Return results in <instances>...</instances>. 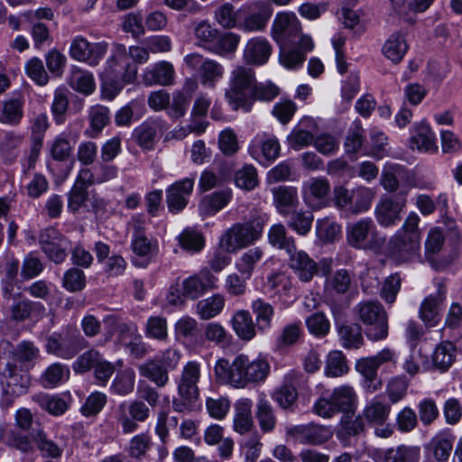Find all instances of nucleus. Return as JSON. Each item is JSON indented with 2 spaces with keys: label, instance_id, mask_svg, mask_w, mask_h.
Masks as SVG:
<instances>
[{
  "label": "nucleus",
  "instance_id": "f257e3e1",
  "mask_svg": "<svg viewBox=\"0 0 462 462\" xmlns=\"http://www.w3.org/2000/svg\"><path fill=\"white\" fill-rule=\"evenodd\" d=\"M215 375L220 383L230 384L235 388H245L249 383H260L270 373V365L263 357L251 360L248 356L240 354L232 363L220 358L215 365Z\"/></svg>",
  "mask_w": 462,
  "mask_h": 462
},
{
  "label": "nucleus",
  "instance_id": "f03ea898",
  "mask_svg": "<svg viewBox=\"0 0 462 462\" xmlns=\"http://www.w3.org/2000/svg\"><path fill=\"white\" fill-rule=\"evenodd\" d=\"M267 222V215L257 210L251 212L250 218L244 223H236L222 236V245L228 252H236L257 241Z\"/></svg>",
  "mask_w": 462,
  "mask_h": 462
},
{
  "label": "nucleus",
  "instance_id": "7ed1b4c3",
  "mask_svg": "<svg viewBox=\"0 0 462 462\" xmlns=\"http://www.w3.org/2000/svg\"><path fill=\"white\" fill-rule=\"evenodd\" d=\"M137 67L129 61L127 50L124 45H118L113 55L107 60L104 72L101 75L103 79V89L111 91L107 96L114 98L123 88L124 84L116 82V79L122 75L124 83H132L136 78Z\"/></svg>",
  "mask_w": 462,
  "mask_h": 462
},
{
  "label": "nucleus",
  "instance_id": "20e7f679",
  "mask_svg": "<svg viewBox=\"0 0 462 462\" xmlns=\"http://www.w3.org/2000/svg\"><path fill=\"white\" fill-rule=\"evenodd\" d=\"M255 80L254 71L245 66H236L230 72L225 97L234 110L242 109L245 112L252 110L250 96Z\"/></svg>",
  "mask_w": 462,
  "mask_h": 462
},
{
  "label": "nucleus",
  "instance_id": "39448f33",
  "mask_svg": "<svg viewBox=\"0 0 462 462\" xmlns=\"http://www.w3.org/2000/svg\"><path fill=\"white\" fill-rule=\"evenodd\" d=\"M354 315L365 326L369 340L380 341L388 336V317L383 306L378 301L364 300L353 309Z\"/></svg>",
  "mask_w": 462,
  "mask_h": 462
},
{
  "label": "nucleus",
  "instance_id": "423d86ee",
  "mask_svg": "<svg viewBox=\"0 0 462 462\" xmlns=\"http://www.w3.org/2000/svg\"><path fill=\"white\" fill-rule=\"evenodd\" d=\"M200 379V365L197 361L188 362L182 368L177 381L180 399L172 401V409L178 412L191 411L199 399V389L198 383Z\"/></svg>",
  "mask_w": 462,
  "mask_h": 462
},
{
  "label": "nucleus",
  "instance_id": "0eeeda50",
  "mask_svg": "<svg viewBox=\"0 0 462 462\" xmlns=\"http://www.w3.org/2000/svg\"><path fill=\"white\" fill-rule=\"evenodd\" d=\"M346 241L354 248L368 250L380 247L385 239L378 236L374 221L365 217L346 227Z\"/></svg>",
  "mask_w": 462,
  "mask_h": 462
},
{
  "label": "nucleus",
  "instance_id": "6e6552de",
  "mask_svg": "<svg viewBox=\"0 0 462 462\" xmlns=\"http://www.w3.org/2000/svg\"><path fill=\"white\" fill-rule=\"evenodd\" d=\"M184 61L190 69L198 72L200 84L208 88H214L225 73L222 64L199 53L186 55Z\"/></svg>",
  "mask_w": 462,
  "mask_h": 462
},
{
  "label": "nucleus",
  "instance_id": "1a4fd4ad",
  "mask_svg": "<svg viewBox=\"0 0 462 462\" xmlns=\"http://www.w3.org/2000/svg\"><path fill=\"white\" fill-rule=\"evenodd\" d=\"M151 414L149 406L143 401L134 400L129 404L123 402L116 410V420L124 434L137 430L138 423L144 422Z\"/></svg>",
  "mask_w": 462,
  "mask_h": 462
},
{
  "label": "nucleus",
  "instance_id": "9d476101",
  "mask_svg": "<svg viewBox=\"0 0 462 462\" xmlns=\"http://www.w3.org/2000/svg\"><path fill=\"white\" fill-rule=\"evenodd\" d=\"M285 435L295 443L319 446L332 438V431L323 425L307 423L286 427Z\"/></svg>",
  "mask_w": 462,
  "mask_h": 462
},
{
  "label": "nucleus",
  "instance_id": "9b49d317",
  "mask_svg": "<svg viewBox=\"0 0 462 462\" xmlns=\"http://www.w3.org/2000/svg\"><path fill=\"white\" fill-rule=\"evenodd\" d=\"M2 375L6 384L3 402L6 406H11L14 398L27 393L31 385V376L27 371L19 370L16 365L11 363L6 364Z\"/></svg>",
  "mask_w": 462,
  "mask_h": 462
},
{
  "label": "nucleus",
  "instance_id": "f8f14e48",
  "mask_svg": "<svg viewBox=\"0 0 462 462\" xmlns=\"http://www.w3.org/2000/svg\"><path fill=\"white\" fill-rule=\"evenodd\" d=\"M87 346L86 339L79 334L63 336L54 332L47 338V353L62 359L73 358L82 348Z\"/></svg>",
  "mask_w": 462,
  "mask_h": 462
},
{
  "label": "nucleus",
  "instance_id": "ddd939ff",
  "mask_svg": "<svg viewBox=\"0 0 462 462\" xmlns=\"http://www.w3.org/2000/svg\"><path fill=\"white\" fill-rule=\"evenodd\" d=\"M331 185L326 177H311L302 184V199L312 210H319L330 204Z\"/></svg>",
  "mask_w": 462,
  "mask_h": 462
},
{
  "label": "nucleus",
  "instance_id": "4468645a",
  "mask_svg": "<svg viewBox=\"0 0 462 462\" xmlns=\"http://www.w3.org/2000/svg\"><path fill=\"white\" fill-rule=\"evenodd\" d=\"M107 43L105 42H89L86 38L78 35L69 47V55L73 60L97 66L107 51Z\"/></svg>",
  "mask_w": 462,
  "mask_h": 462
},
{
  "label": "nucleus",
  "instance_id": "2eb2a0df",
  "mask_svg": "<svg viewBox=\"0 0 462 462\" xmlns=\"http://www.w3.org/2000/svg\"><path fill=\"white\" fill-rule=\"evenodd\" d=\"M420 241L415 236H408L402 233L393 236L388 244V253L399 263L413 261L420 256Z\"/></svg>",
  "mask_w": 462,
  "mask_h": 462
},
{
  "label": "nucleus",
  "instance_id": "dca6fc26",
  "mask_svg": "<svg viewBox=\"0 0 462 462\" xmlns=\"http://www.w3.org/2000/svg\"><path fill=\"white\" fill-rule=\"evenodd\" d=\"M217 279L208 268L185 278L181 282L183 294L187 299L195 300L207 291L217 287Z\"/></svg>",
  "mask_w": 462,
  "mask_h": 462
},
{
  "label": "nucleus",
  "instance_id": "f3484780",
  "mask_svg": "<svg viewBox=\"0 0 462 462\" xmlns=\"http://www.w3.org/2000/svg\"><path fill=\"white\" fill-rule=\"evenodd\" d=\"M351 285V277L348 271L340 269L327 279L325 283L326 302L330 307L334 319L341 314V307L333 299L334 294L343 295L347 292Z\"/></svg>",
  "mask_w": 462,
  "mask_h": 462
},
{
  "label": "nucleus",
  "instance_id": "a211bd4d",
  "mask_svg": "<svg viewBox=\"0 0 462 462\" xmlns=\"http://www.w3.org/2000/svg\"><path fill=\"white\" fill-rule=\"evenodd\" d=\"M94 184V173L88 168L79 170L76 180L68 193V209L73 213L84 205L88 198V189Z\"/></svg>",
  "mask_w": 462,
  "mask_h": 462
},
{
  "label": "nucleus",
  "instance_id": "6ab92c4d",
  "mask_svg": "<svg viewBox=\"0 0 462 462\" xmlns=\"http://www.w3.org/2000/svg\"><path fill=\"white\" fill-rule=\"evenodd\" d=\"M193 186L194 180L185 178L174 182L166 189V202L170 212L178 214L186 208Z\"/></svg>",
  "mask_w": 462,
  "mask_h": 462
},
{
  "label": "nucleus",
  "instance_id": "aec40b11",
  "mask_svg": "<svg viewBox=\"0 0 462 462\" xmlns=\"http://www.w3.org/2000/svg\"><path fill=\"white\" fill-rule=\"evenodd\" d=\"M406 204L404 198H383L376 205L375 218L383 226L396 225Z\"/></svg>",
  "mask_w": 462,
  "mask_h": 462
},
{
  "label": "nucleus",
  "instance_id": "412c9836",
  "mask_svg": "<svg viewBox=\"0 0 462 462\" xmlns=\"http://www.w3.org/2000/svg\"><path fill=\"white\" fill-rule=\"evenodd\" d=\"M25 104L24 95L21 92L3 100L0 105V124L17 126L23 118V107Z\"/></svg>",
  "mask_w": 462,
  "mask_h": 462
},
{
  "label": "nucleus",
  "instance_id": "4be33fe9",
  "mask_svg": "<svg viewBox=\"0 0 462 462\" xmlns=\"http://www.w3.org/2000/svg\"><path fill=\"white\" fill-rule=\"evenodd\" d=\"M272 51V45L265 38L254 37L246 42L243 58L248 65L261 66L268 61Z\"/></svg>",
  "mask_w": 462,
  "mask_h": 462
},
{
  "label": "nucleus",
  "instance_id": "5701e85b",
  "mask_svg": "<svg viewBox=\"0 0 462 462\" xmlns=\"http://www.w3.org/2000/svg\"><path fill=\"white\" fill-rule=\"evenodd\" d=\"M162 130V120L147 119L134 129L132 138L143 150L151 151L154 148L158 133Z\"/></svg>",
  "mask_w": 462,
  "mask_h": 462
},
{
  "label": "nucleus",
  "instance_id": "b1692460",
  "mask_svg": "<svg viewBox=\"0 0 462 462\" xmlns=\"http://www.w3.org/2000/svg\"><path fill=\"white\" fill-rule=\"evenodd\" d=\"M453 448V438L447 433L434 436L425 446V462H448Z\"/></svg>",
  "mask_w": 462,
  "mask_h": 462
},
{
  "label": "nucleus",
  "instance_id": "393cba45",
  "mask_svg": "<svg viewBox=\"0 0 462 462\" xmlns=\"http://www.w3.org/2000/svg\"><path fill=\"white\" fill-rule=\"evenodd\" d=\"M446 297L445 289L439 286L434 295H430L421 302L419 315L427 327H434L439 321V307Z\"/></svg>",
  "mask_w": 462,
  "mask_h": 462
},
{
  "label": "nucleus",
  "instance_id": "a878e982",
  "mask_svg": "<svg viewBox=\"0 0 462 462\" xmlns=\"http://www.w3.org/2000/svg\"><path fill=\"white\" fill-rule=\"evenodd\" d=\"M175 70L173 65L166 60L159 61L147 69L143 76L147 86H169L174 82Z\"/></svg>",
  "mask_w": 462,
  "mask_h": 462
},
{
  "label": "nucleus",
  "instance_id": "bb28decb",
  "mask_svg": "<svg viewBox=\"0 0 462 462\" xmlns=\"http://www.w3.org/2000/svg\"><path fill=\"white\" fill-rule=\"evenodd\" d=\"M316 123L311 117H303L288 135V143L294 150L308 146L314 141Z\"/></svg>",
  "mask_w": 462,
  "mask_h": 462
},
{
  "label": "nucleus",
  "instance_id": "cd10ccee",
  "mask_svg": "<svg viewBox=\"0 0 462 462\" xmlns=\"http://www.w3.org/2000/svg\"><path fill=\"white\" fill-rule=\"evenodd\" d=\"M290 254V266L296 273L301 282H307L312 280L318 273L317 263L304 251H293Z\"/></svg>",
  "mask_w": 462,
  "mask_h": 462
},
{
  "label": "nucleus",
  "instance_id": "c85d7f7f",
  "mask_svg": "<svg viewBox=\"0 0 462 462\" xmlns=\"http://www.w3.org/2000/svg\"><path fill=\"white\" fill-rule=\"evenodd\" d=\"M411 149L420 152H435L438 150L436 136L430 125L421 121L414 126V134L411 137Z\"/></svg>",
  "mask_w": 462,
  "mask_h": 462
},
{
  "label": "nucleus",
  "instance_id": "c756f323",
  "mask_svg": "<svg viewBox=\"0 0 462 462\" xmlns=\"http://www.w3.org/2000/svg\"><path fill=\"white\" fill-rule=\"evenodd\" d=\"M391 410L389 403L379 397H374L365 404L362 415L369 424L383 426L390 416Z\"/></svg>",
  "mask_w": 462,
  "mask_h": 462
},
{
  "label": "nucleus",
  "instance_id": "7c9ffc66",
  "mask_svg": "<svg viewBox=\"0 0 462 462\" xmlns=\"http://www.w3.org/2000/svg\"><path fill=\"white\" fill-rule=\"evenodd\" d=\"M250 12L244 22L245 30L249 32L263 30L273 14V9L267 3L252 4Z\"/></svg>",
  "mask_w": 462,
  "mask_h": 462
},
{
  "label": "nucleus",
  "instance_id": "2f4dec72",
  "mask_svg": "<svg viewBox=\"0 0 462 462\" xmlns=\"http://www.w3.org/2000/svg\"><path fill=\"white\" fill-rule=\"evenodd\" d=\"M131 248L134 254L142 260L134 259L133 263L141 268H145L150 263L152 255L157 252L156 241H152L146 236L132 237Z\"/></svg>",
  "mask_w": 462,
  "mask_h": 462
},
{
  "label": "nucleus",
  "instance_id": "473e14b6",
  "mask_svg": "<svg viewBox=\"0 0 462 462\" xmlns=\"http://www.w3.org/2000/svg\"><path fill=\"white\" fill-rule=\"evenodd\" d=\"M252 406V401L246 398L238 400L235 404L233 428L239 434L249 432L254 427Z\"/></svg>",
  "mask_w": 462,
  "mask_h": 462
},
{
  "label": "nucleus",
  "instance_id": "72a5a7b5",
  "mask_svg": "<svg viewBox=\"0 0 462 462\" xmlns=\"http://www.w3.org/2000/svg\"><path fill=\"white\" fill-rule=\"evenodd\" d=\"M198 321L188 315L180 318L174 324V336L178 341L195 346L199 334Z\"/></svg>",
  "mask_w": 462,
  "mask_h": 462
},
{
  "label": "nucleus",
  "instance_id": "f704fd0d",
  "mask_svg": "<svg viewBox=\"0 0 462 462\" xmlns=\"http://www.w3.org/2000/svg\"><path fill=\"white\" fill-rule=\"evenodd\" d=\"M140 375L149 379L158 387H164L169 383V371L159 358L148 360L138 366Z\"/></svg>",
  "mask_w": 462,
  "mask_h": 462
},
{
  "label": "nucleus",
  "instance_id": "c9c22d12",
  "mask_svg": "<svg viewBox=\"0 0 462 462\" xmlns=\"http://www.w3.org/2000/svg\"><path fill=\"white\" fill-rule=\"evenodd\" d=\"M274 204L282 216L288 215V212L298 204V191L294 187L279 186L272 189Z\"/></svg>",
  "mask_w": 462,
  "mask_h": 462
},
{
  "label": "nucleus",
  "instance_id": "e433bc0d",
  "mask_svg": "<svg viewBox=\"0 0 462 462\" xmlns=\"http://www.w3.org/2000/svg\"><path fill=\"white\" fill-rule=\"evenodd\" d=\"M232 193L230 190H218L203 197L199 208L202 215L211 216L224 208L230 201Z\"/></svg>",
  "mask_w": 462,
  "mask_h": 462
},
{
  "label": "nucleus",
  "instance_id": "4c0bfd02",
  "mask_svg": "<svg viewBox=\"0 0 462 462\" xmlns=\"http://www.w3.org/2000/svg\"><path fill=\"white\" fill-rule=\"evenodd\" d=\"M32 399L43 411L49 412L53 416H59L63 414L69 408L67 399L57 394L39 393L34 394L32 397Z\"/></svg>",
  "mask_w": 462,
  "mask_h": 462
},
{
  "label": "nucleus",
  "instance_id": "58836bf2",
  "mask_svg": "<svg viewBox=\"0 0 462 462\" xmlns=\"http://www.w3.org/2000/svg\"><path fill=\"white\" fill-rule=\"evenodd\" d=\"M408 51L405 35L401 32L393 33L384 42L382 51L383 55L393 61L399 63Z\"/></svg>",
  "mask_w": 462,
  "mask_h": 462
},
{
  "label": "nucleus",
  "instance_id": "ea45409f",
  "mask_svg": "<svg viewBox=\"0 0 462 462\" xmlns=\"http://www.w3.org/2000/svg\"><path fill=\"white\" fill-rule=\"evenodd\" d=\"M336 320L337 319H335ZM337 325L341 346L345 348H359L364 344L362 328L356 323Z\"/></svg>",
  "mask_w": 462,
  "mask_h": 462
},
{
  "label": "nucleus",
  "instance_id": "a19ab883",
  "mask_svg": "<svg viewBox=\"0 0 462 462\" xmlns=\"http://www.w3.org/2000/svg\"><path fill=\"white\" fill-rule=\"evenodd\" d=\"M330 394L338 412H354L356 407L357 396L353 387L340 385L336 387Z\"/></svg>",
  "mask_w": 462,
  "mask_h": 462
},
{
  "label": "nucleus",
  "instance_id": "79ce46f5",
  "mask_svg": "<svg viewBox=\"0 0 462 462\" xmlns=\"http://www.w3.org/2000/svg\"><path fill=\"white\" fill-rule=\"evenodd\" d=\"M232 324L236 334L243 340L249 341L256 335L257 327L248 310L236 311L233 317Z\"/></svg>",
  "mask_w": 462,
  "mask_h": 462
},
{
  "label": "nucleus",
  "instance_id": "37998d69",
  "mask_svg": "<svg viewBox=\"0 0 462 462\" xmlns=\"http://www.w3.org/2000/svg\"><path fill=\"white\" fill-rule=\"evenodd\" d=\"M69 368L66 365L54 363L48 366L40 377L44 388H53L63 383L69 378Z\"/></svg>",
  "mask_w": 462,
  "mask_h": 462
},
{
  "label": "nucleus",
  "instance_id": "c03bdc74",
  "mask_svg": "<svg viewBox=\"0 0 462 462\" xmlns=\"http://www.w3.org/2000/svg\"><path fill=\"white\" fill-rule=\"evenodd\" d=\"M252 310L255 315V324L261 332L269 330L274 315L273 307L261 298L252 302Z\"/></svg>",
  "mask_w": 462,
  "mask_h": 462
},
{
  "label": "nucleus",
  "instance_id": "a18cd8bd",
  "mask_svg": "<svg viewBox=\"0 0 462 462\" xmlns=\"http://www.w3.org/2000/svg\"><path fill=\"white\" fill-rule=\"evenodd\" d=\"M255 416L263 433L273 431L277 421L276 416L272 404L264 397H261L257 402Z\"/></svg>",
  "mask_w": 462,
  "mask_h": 462
},
{
  "label": "nucleus",
  "instance_id": "49530a36",
  "mask_svg": "<svg viewBox=\"0 0 462 462\" xmlns=\"http://www.w3.org/2000/svg\"><path fill=\"white\" fill-rule=\"evenodd\" d=\"M263 252L260 247H253L245 251L236 262L238 273L245 278H251L256 264L262 260Z\"/></svg>",
  "mask_w": 462,
  "mask_h": 462
},
{
  "label": "nucleus",
  "instance_id": "de8ad7c7",
  "mask_svg": "<svg viewBox=\"0 0 462 462\" xmlns=\"http://www.w3.org/2000/svg\"><path fill=\"white\" fill-rule=\"evenodd\" d=\"M258 148H261V154L264 160L268 162L274 161L280 152V144L275 138H265L264 140L255 138L252 145L249 147L250 154L258 160Z\"/></svg>",
  "mask_w": 462,
  "mask_h": 462
},
{
  "label": "nucleus",
  "instance_id": "09e8293b",
  "mask_svg": "<svg viewBox=\"0 0 462 462\" xmlns=\"http://www.w3.org/2000/svg\"><path fill=\"white\" fill-rule=\"evenodd\" d=\"M456 346L449 341L441 342L432 354L433 365L441 372L447 371L455 360Z\"/></svg>",
  "mask_w": 462,
  "mask_h": 462
},
{
  "label": "nucleus",
  "instance_id": "8fccbe9b",
  "mask_svg": "<svg viewBox=\"0 0 462 462\" xmlns=\"http://www.w3.org/2000/svg\"><path fill=\"white\" fill-rule=\"evenodd\" d=\"M287 217V225L300 236H306L311 229L313 215L310 211L290 210Z\"/></svg>",
  "mask_w": 462,
  "mask_h": 462
},
{
  "label": "nucleus",
  "instance_id": "3c124183",
  "mask_svg": "<svg viewBox=\"0 0 462 462\" xmlns=\"http://www.w3.org/2000/svg\"><path fill=\"white\" fill-rule=\"evenodd\" d=\"M69 85L73 89L85 95L91 94L96 87L92 73L78 67L71 69Z\"/></svg>",
  "mask_w": 462,
  "mask_h": 462
},
{
  "label": "nucleus",
  "instance_id": "603ef678",
  "mask_svg": "<svg viewBox=\"0 0 462 462\" xmlns=\"http://www.w3.org/2000/svg\"><path fill=\"white\" fill-rule=\"evenodd\" d=\"M144 335L149 339L166 342L169 337L167 319L162 316L149 317L144 326Z\"/></svg>",
  "mask_w": 462,
  "mask_h": 462
},
{
  "label": "nucleus",
  "instance_id": "864d4df0",
  "mask_svg": "<svg viewBox=\"0 0 462 462\" xmlns=\"http://www.w3.org/2000/svg\"><path fill=\"white\" fill-rule=\"evenodd\" d=\"M420 458V448L416 446L401 445L384 454V462H419Z\"/></svg>",
  "mask_w": 462,
  "mask_h": 462
},
{
  "label": "nucleus",
  "instance_id": "5fc2aeb1",
  "mask_svg": "<svg viewBox=\"0 0 462 462\" xmlns=\"http://www.w3.org/2000/svg\"><path fill=\"white\" fill-rule=\"evenodd\" d=\"M32 439L42 457L55 459L62 456L63 449L50 439L42 430L33 431Z\"/></svg>",
  "mask_w": 462,
  "mask_h": 462
},
{
  "label": "nucleus",
  "instance_id": "6e6d98bb",
  "mask_svg": "<svg viewBox=\"0 0 462 462\" xmlns=\"http://www.w3.org/2000/svg\"><path fill=\"white\" fill-rule=\"evenodd\" d=\"M109 109L104 106L97 105L91 106L88 111V121L90 129L86 134L90 137H96L103 128L109 123Z\"/></svg>",
  "mask_w": 462,
  "mask_h": 462
},
{
  "label": "nucleus",
  "instance_id": "4d7b16f0",
  "mask_svg": "<svg viewBox=\"0 0 462 462\" xmlns=\"http://www.w3.org/2000/svg\"><path fill=\"white\" fill-rule=\"evenodd\" d=\"M356 370L366 381V388L370 393H374L381 387V382L377 378V366L369 357L361 358L356 363Z\"/></svg>",
  "mask_w": 462,
  "mask_h": 462
},
{
  "label": "nucleus",
  "instance_id": "13d9d810",
  "mask_svg": "<svg viewBox=\"0 0 462 462\" xmlns=\"http://www.w3.org/2000/svg\"><path fill=\"white\" fill-rule=\"evenodd\" d=\"M135 374L132 369L118 372L110 386L111 393L120 396H125L134 391Z\"/></svg>",
  "mask_w": 462,
  "mask_h": 462
},
{
  "label": "nucleus",
  "instance_id": "bf43d9fd",
  "mask_svg": "<svg viewBox=\"0 0 462 462\" xmlns=\"http://www.w3.org/2000/svg\"><path fill=\"white\" fill-rule=\"evenodd\" d=\"M240 37L233 32H226L217 35L215 42L212 43L208 50L219 56H226L234 53L238 46Z\"/></svg>",
  "mask_w": 462,
  "mask_h": 462
},
{
  "label": "nucleus",
  "instance_id": "052dcab7",
  "mask_svg": "<svg viewBox=\"0 0 462 462\" xmlns=\"http://www.w3.org/2000/svg\"><path fill=\"white\" fill-rule=\"evenodd\" d=\"M268 239L272 245L279 249H284L288 254L295 251L294 240L287 236V231L282 224H275L268 232Z\"/></svg>",
  "mask_w": 462,
  "mask_h": 462
},
{
  "label": "nucleus",
  "instance_id": "680f3d73",
  "mask_svg": "<svg viewBox=\"0 0 462 462\" xmlns=\"http://www.w3.org/2000/svg\"><path fill=\"white\" fill-rule=\"evenodd\" d=\"M225 305L224 298L216 294L197 303V313L202 319H210L218 315Z\"/></svg>",
  "mask_w": 462,
  "mask_h": 462
},
{
  "label": "nucleus",
  "instance_id": "e2e57ef3",
  "mask_svg": "<svg viewBox=\"0 0 462 462\" xmlns=\"http://www.w3.org/2000/svg\"><path fill=\"white\" fill-rule=\"evenodd\" d=\"M375 197L374 189L357 186L353 189V215L367 211Z\"/></svg>",
  "mask_w": 462,
  "mask_h": 462
},
{
  "label": "nucleus",
  "instance_id": "0e129e2a",
  "mask_svg": "<svg viewBox=\"0 0 462 462\" xmlns=\"http://www.w3.org/2000/svg\"><path fill=\"white\" fill-rule=\"evenodd\" d=\"M348 372L346 357L341 351H331L325 366V374L328 377H339Z\"/></svg>",
  "mask_w": 462,
  "mask_h": 462
},
{
  "label": "nucleus",
  "instance_id": "69168bd1",
  "mask_svg": "<svg viewBox=\"0 0 462 462\" xmlns=\"http://www.w3.org/2000/svg\"><path fill=\"white\" fill-rule=\"evenodd\" d=\"M316 234L324 243L334 242L341 234V226L336 221L324 217L317 220Z\"/></svg>",
  "mask_w": 462,
  "mask_h": 462
},
{
  "label": "nucleus",
  "instance_id": "338daca9",
  "mask_svg": "<svg viewBox=\"0 0 462 462\" xmlns=\"http://www.w3.org/2000/svg\"><path fill=\"white\" fill-rule=\"evenodd\" d=\"M69 90L63 88H57L54 92L51 113L57 125L65 122V115L69 108Z\"/></svg>",
  "mask_w": 462,
  "mask_h": 462
},
{
  "label": "nucleus",
  "instance_id": "774afa93",
  "mask_svg": "<svg viewBox=\"0 0 462 462\" xmlns=\"http://www.w3.org/2000/svg\"><path fill=\"white\" fill-rule=\"evenodd\" d=\"M180 245L189 253H198L205 245L204 238L200 232L188 227L178 237Z\"/></svg>",
  "mask_w": 462,
  "mask_h": 462
}]
</instances>
